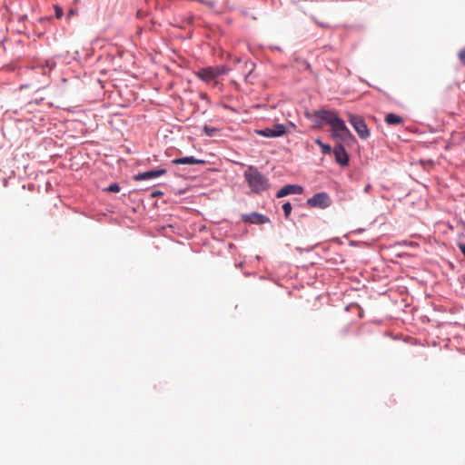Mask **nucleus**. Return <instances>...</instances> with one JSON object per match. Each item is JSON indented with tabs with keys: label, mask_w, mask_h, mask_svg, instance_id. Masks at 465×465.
<instances>
[{
	"label": "nucleus",
	"mask_w": 465,
	"mask_h": 465,
	"mask_svg": "<svg viewBox=\"0 0 465 465\" xmlns=\"http://www.w3.org/2000/svg\"><path fill=\"white\" fill-rule=\"evenodd\" d=\"M348 121L357 132L361 139H367L370 136V131L363 118L351 113L347 114Z\"/></svg>",
	"instance_id": "obj_4"
},
{
	"label": "nucleus",
	"mask_w": 465,
	"mask_h": 465,
	"mask_svg": "<svg viewBox=\"0 0 465 465\" xmlns=\"http://www.w3.org/2000/svg\"><path fill=\"white\" fill-rule=\"evenodd\" d=\"M336 162L341 165L346 166L349 163V155L341 144H338L333 149Z\"/></svg>",
	"instance_id": "obj_7"
},
{
	"label": "nucleus",
	"mask_w": 465,
	"mask_h": 465,
	"mask_svg": "<svg viewBox=\"0 0 465 465\" xmlns=\"http://www.w3.org/2000/svg\"><path fill=\"white\" fill-rule=\"evenodd\" d=\"M242 220L245 223L253 224H263L269 222V218L258 213H252L242 215Z\"/></svg>",
	"instance_id": "obj_8"
},
{
	"label": "nucleus",
	"mask_w": 465,
	"mask_h": 465,
	"mask_svg": "<svg viewBox=\"0 0 465 465\" xmlns=\"http://www.w3.org/2000/svg\"><path fill=\"white\" fill-rule=\"evenodd\" d=\"M315 142L321 146L323 153H330L331 152V146L323 143L320 139H317Z\"/></svg>",
	"instance_id": "obj_13"
},
{
	"label": "nucleus",
	"mask_w": 465,
	"mask_h": 465,
	"mask_svg": "<svg viewBox=\"0 0 465 465\" xmlns=\"http://www.w3.org/2000/svg\"><path fill=\"white\" fill-rule=\"evenodd\" d=\"M244 179L252 193H260L266 191L270 184L268 179L254 166H248L244 172Z\"/></svg>",
	"instance_id": "obj_2"
},
{
	"label": "nucleus",
	"mask_w": 465,
	"mask_h": 465,
	"mask_svg": "<svg viewBox=\"0 0 465 465\" xmlns=\"http://www.w3.org/2000/svg\"><path fill=\"white\" fill-rule=\"evenodd\" d=\"M166 173L165 169H157V170H152L147 171L144 173H141L135 176V180L142 181V180H148V179H153L156 177H159Z\"/></svg>",
	"instance_id": "obj_10"
},
{
	"label": "nucleus",
	"mask_w": 465,
	"mask_h": 465,
	"mask_svg": "<svg viewBox=\"0 0 465 465\" xmlns=\"http://www.w3.org/2000/svg\"><path fill=\"white\" fill-rule=\"evenodd\" d=\"M200 97H201L202 99H203V100H207V99H208V95H207V94H205V93H202V94H200Z\"/></svg>",
	"instance_id": "obj_19"
},
{
	"label": "nucleus",
	"mask_w": 465,
	"mask_h": 465,
	"mask_svg": "<svg viewBox=\"0 0 465 465\" xmlns=\"http://www.w3.org/2000/svg\"><path fill=\"white\" fill-rule=\"evenodd\" d=\"M217 131L218 130L216 128H214V127H210V126H207V125H205L203 127V132L205 133L206 135H208L210 137L213 136L216 134Z\"/></svg>",
	"instance_id": "obj_14"
},
{
	"label": "nucleus",
	"mask_w": 465,
	"mask_h": 465,
	"mask_svg": "<svg viewBox=\"0 0 465 465\" xmlns=\"http://www.w3.org/2000/svg\"><path fill=\"white\" fill-rule=\"evenodd\" d=\"M229 69L224 65L208 66L195 72V75L206 84H217V77L226 74Z\"/></svg>",
	"instance_id": "obj_3"
},
{
	"label": "nucleus",
	"mask_w": 465,
	"mask_h": 465,
	"mask_svg": "<svg viewBox=\"0 0 465 465\" xmlns=\"http://www.w3.org/2000/svg\"><path fill=\"white\" fill-rule=\"evenodd\" d=\"M106 191L109 193H119L120 186L118 185V183H112L106 188Z\"/></svg>",
	"instance_id": "obj_16"
},
{
	"label": "nucleus",
	"mask_w": 465,
	"mask_h": 465,
	"mask_svg": "<svg viewBox=\"0 0 465 465\" xmlns=\"http://www.w3.org/2000/svg\"><path fill=\"white\" fill-rule=\"evenodd\" d=\"M314 115L331 127V134L333 138L344 143L355 140L352 134L346 126L345 122L338 116L336 112L319 110L315 111Z\"/></svg>",
	"instance_id": "obj_1"
},
{
	"label": "nucleus",
	"mask_w": 465,
	"mask_h": 465,
	"mask_svg": "<svg viewBox=\"0 0 465 465\" xmlns=\"http://www.w3.org/2000/svg\"><path fill=\"white\" fill-rule=\"evenodd\" d=\"M282 210L284 212V215L286 218H288L291 214V212H292V205L290 203H285L283 205H282Z\"/></svg>",
	"instance_id": "obj_15"
},
{
	"label": "nucleus",
	"mask_w": 465,
	"mask_h": 465,
	"mask_svg": "<svg viewBox=\"0 0 465 465\" xmlns=\"http://www.w3.org/2000/svg\"><path fill=\"white\" fill-rule=\"evenodd\" d=\"M331 199L326 193H319L307 200V203L311 207L327 208L331 205Z\"/></svg>",
	"instance_id": "obj_5"
},
{
	"label": "nucleus",
	"mask_w": 465,
	"mask_h": 465,
	"mask_svg": "<svg viewBox=\"0 0 465 465\" xmlns=\"http://www.w3.org/2000/svg\"><path fill=\"white\" fill-rule=\"evenodd\" d=\"M286 128L283 124H275L272 128H265L258 131V134L264 137H279L285 134Z\"/></svg>",
	"instance_id": "obj_6"
},
{
	"label": "nucleus",
	"mask_w": 465,
	"mask_h": 465,
	"mask_svg": "<svg viewBox=\"0 0 465 465\" xmlns=\"http://www.w3.org/2000/svg\"><path fill=\"white\" fill-rule=\"evenodd\" d=\"M384 121L387 124L390 125H397L403 123V119L401 116L391 113L385 116Z\"/></svg>",
	"instance_id": "obj_12"
},
{
	"label": "nucleus",
	"mask_w": 465,
	"mask_h": 465,
	"mask_svg": "<svg viewBox=\"0 0 465 465\" xmlns=\"http://www.w3.org/2000/svg\"><path fill=\"white\" fill-rule=\"evenodd\" d=\"M302 192V188L300 185L288 184L283 186L281 190H279L276 196L278 198H282L291 193L298 194L301 193Z\"/></svg>",
	"instance_id": "obj_9"
},
{
	"label": "nucleus",
	"mask_w": 465,
	"mask_h": 465,
	"mask_svg": "<svg viewBox=\"0 0 465 465\" xmlns=\"http://www.w3.org/2000/svg\"><path fill=\"white\" fill-rule=\"evenodd\" d=\"M54 15L57 19H60L64 15L63 9L58 5H54Z\"/></svg>",
	"instance_id": "obj_17"
},
{
	"label": "nucleus",
	"mask_w": 465,
	"mask_h": 465,
	"mask_svg": "<svg viewBox=\"0 0 465 465\" xmlns=\"http://www.w3.org/2000/svg\"><path fill=\"white\" fill-rule=\"evenodd\" d=\"M458 57L460 61V63L465 65V47L462 48L461 50H460V52L458 53Z\"/></svg>",
	"instance_id": "obj_18"
},
{
	"label": "nucleus",
	"mask_w": 465,
	"mask_h": 465,
	"mask_svg": "<svg viewBox=\"0 0 465 465\" xmlns=\"http://www.w3.org/2000/svg\"><path fill=\"white\" fill-rule=\"evenodd\" d=\"M173 164H204L205 161L201 159H196L193 156H186L182 158H177L172 161Z\"/></svg>",
	"instance_id": "obj_11"
}]
</instances>
